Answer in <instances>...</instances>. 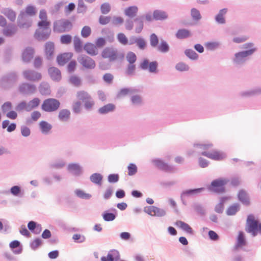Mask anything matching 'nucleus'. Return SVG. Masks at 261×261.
Returning <instances> with one entry per match:
<instances>
[{"label":"nucleus","instance_id":"obj_30","mask_svg":"<svg viewBox=\"0 0 261 261\" xmlns=\"http://www.w3.org/2000/svg\"><path fill=\"white\" fill-rule=\"evenodd\" d=\"M16 30L15 25H9L3 30V34L6 36H11L15 34Z\"/></svg>","mask_w":261,"mask_h":261},{"label":"nucleus","instance_id":"obj_4","mask_svg":"<svg viewBox=\"0 0 261 261\" xmlns=\"http://www.w3.org/2000/svg\"><path fill=\"white\" fill-rule=\"evenodd\" d=\"M72 27V23L67 19H60L54 22L53 30L54 32L63 33L69 31Z\"/></svg>","mask_w":261,"mask_h":261},{"label":"nucleus","instance_id":"obj_7","mask_svg":"<svg viewBox=\"0 0 261 261\" xmlns=\"http://www.w3.org/2000/svg\"><path fill=\"white\" fill-rule=\"evenodd\" d=\"M77 60L83 67L87 69H93L96 66L94 60L85 55H82L79 57Z\"/></svg>","mask_w":261,"mask_h":261},{"label":"nucleus","instance_id":"obj_43","mask_svg":"<svg viewBox=\"0 0 261 261\" xmlns=\"http://www.w3.org/2000/svg\"><path fill=\"white\" fill-rule=\"evenodd\" d=\"M245 240L243 232L242 231H240L239 232V235L237 238V245L238 247H242L245 245Z\"/></svg>","mask_w":261,"mask_h":261},{"label":"nucleus","instance_id":"obj_11","mask_svg":"<svg viewBox=\"0 0 261 261\" xmlns=\"http://www.w3.org/2000/svg\"><path fill=\"white\" fill-rule=\"evenodd\" d=\"M158 63L156 61L149 63L147 60H144L140 64V67L144 70L148 69L149 72H157Z\"/></svg>","mask_w":261,"mask_h":261},{"label":"nucleus","instance_id":"obj_54","mask_svg":"<svg viewBox=\"0 0 261 261\" xmlns=\"http://www.w3.org/2000/svg\"><path fill=\"white\" fill-rule=\"evenodd\" d=\"M49 35L48 34H42L39 30H37L35 33V37L38 40L46 39Z\"/></svg>","mask_w":261,"mask_h":261},{"label":"nucleus","instance_id":"obj_56","mask_svg":"<svg viewBox=\"0 0 261 261\" xmlns=\"http://www.w3.org/2000/svg\"><path fill=\"white\" fill-rule=\"evenodd\" d=\"M202 190V188H199V189H195L193 190H188L184 191L182 193L181 195L185 196V195H193L195 194H196L199 192H200Z\"/></svg>","mask_w":261,"mask_h":261},{"label":"nucleus","instance_id":"obj_44","mask_svg":"<svg viewBox=\"0 0 261 261\" xmlns=\"http://www.w3.org/2000/svg\"><path fill=\"white\" fill-rule=\"evenodd\" d=\"M81 36L83 38L88 37L91 34V29L89 26H84L81 30Z\"/></svg>","mask_w":261,"mask_h":261},{"label":"nucleus","instance_id":"obj_16","mask_svg":"<svg viewBox=\"0 0 261 261\" xmlns=\"http://www.w3.org/2000/svg\"><path fill=\"white\" fill-rule=\"evenodd\" d=\"M73 57L72 53H64L58 56L57 61L60 65H64L67 63Z\"/></svg>","mask_w":261,"mask_h":261},{"label":"nucleus","instance_id":"obj_57","mask_svg":"<svg viewBox=\"0 0 261 261\" xmlns=\"http://www.w3.org/2000/svg\"><path fill=\"white\" fill-rule=\"evenodd\" d=\"M128 174L132 176L135 174L137 171V166L134 164H130L128 166Z\"/></svg>","mask_w":261,"mask_h":261},{"label":"nucleus","instance_id":"obj_28","mask_svg":"<svg viewBox=\"0 0 261 261\" xmlns=\"http://www.w3.org/2000/svg\"><path fill=\"white\" fill-rule=\"evenodd\" d=\"M70 116V112L67 109L61 110L58 114L59 119L62 121H67Z\"/></svg>","mask_w":261,"mask_h":261},{"label":"nucleus","instance_id":"obj_32","mask_svg":"<svg viewBox=\"0 0 261 261\" xmlns=\"http://www.w3.org/2000/svg\"><path fill=\"white\" fill-rule=\"evenodd\" d=\"M190 31L186 29H179L176 33V37L178 39H184L190 36Z\"/></svg>","mask_w":261,"mask_h":261},{"label":"nucleus","instance_id":"obj_33","mask_svg":"<svg viewBox=\"0 0 261 261\" xmlns=\"http://www.w3.org/2000/svg\"><path fill=\"white\" fill-rule=\"evenodd\" d=\"M39 126L41 132L44 134H47L51 129V125L46 121H41L40 122Z\"/></svg>","mask_w":261,"mask_h":261},{"label":"nucleus","instance_id":"obj_1","mask_svg":"<svg viewBox=\"0 0 261 261\" xmlns=\"http://www.w3.org/2000/svg\"><path fill=\"white\" fill-rule=\"evenodd\" d=\"M101 57L110 62L122 61L124 58V54L119 52L113 46H108L103 49L101 52Z\"/></svg>","mask_w":261,"mask_h":261},{"label":"nucleus","instance_id":"obj_64","mask_svg":"<svg viewBox=\"0 0 261 261\" xmlns=\"http://www.w3.org/2000/svg\"><path fill=\"white\" fill-rule=\"evenodd\" d=\"M156 207L154 206H146L144 208V212L148 215L153 216Z\"/></svg>","mask_w":261,"mask_h":261},{"label":"nucleus","instance_id":"obj_15","mask_svg":"<svg viewBox=\"0 0 261 261\" xmlns=\"http://www.w3.org/2000/svg\"><path fill=\"white\" fill-rule=\"evenodd\" d=\"M85 51L89 55L95 56L98 53V49L96 46L90 42L86 43L83 47Z\"/></svg>","mask_w":261,"mask_h":261},{"label":"nucleus","instance_id":"obj_42","mask_svg":"<svg viewBox=\"0 0 261 261\" xmlns=\"http://www.w3.org/2000/svg\"><path fill=\"white\" fill-rule=\"evenodd\" d=\"M130 100L133 105H139L142 102L141 96L138 94H135L131 96Z\"/></svg>","mask_w":261,"mask_h":261},{"label":"nucleus","instance_id":"obj_52","mask_svg":"<svg viewBox=\"0 0 261 261\" xmlns=\"http://www.w3.org/2000/svg\"><path fill=\"white\" fill-rule=\"evenodd\" d=\"M103 219L106 221H113L115 219V215L113 213L105 212L102 215Z\"/></svg>","mask_w":261,"mask_h":261},{"label":"nucleus","instance_id":"obj_13","mask_svg":"<svg viewBox=\"0 0 261 261\" xmlns=\"http://www.w3.org/2000/svg\"><path fill=\"white\" fill-rule=\"evenodd\" d=\"M154 165L159 169L165 172H170L173 170L172 167L167 163L160 159H155L153 161Z\"/></svg>","mask_w":261,"mask_h":261},{"label":"nucleus","instance_id":"obj_26","mask_svg":"<svg viewBox=\"0 0 261 261\" xmlns=\"http://www.w3.org/2000/svg\"><path fill=\"white\" fill-rule=\"evenodd\" d=\"M138 11V9L137 7L130 6L125 9L124 14L129 17H134L136 15Z\"/></svg>","mask_w":261,"mask_h":261},{"label":"nucleus","instance_id":"obj_45","mask_svg":"<svg viewBox=\"0 0 261 261\" xmlns=\"http://www.w3.org/2000/svg\"><path fill=\"white\" fill-rule=\"evenodd\" d=\"M239 210V205L235 204L230 206L227 211V214L228 215H234Z\"/></svg>","mask_w":261,"mask_h":261},{"label":"nucleus","instance_id":"obj_17","mask_svg":"<svg viewBox=\"0 0 261 261\" xmlns=\"http://www.w3.org/2000/svg\"><path fill=\"white\" fill-rule=\"evenodd\" d=\"M120 256L118 251L111 250L109 252L107 256H102L101 261H117L119 259Z\"/></svg>","mask_w":261,"mask_h":261},{"label":"nucleus","instance_id":"obj_3","mask_svg":"<svg viewBox=\"0 0 261 261\" xmlns=\"http://www.w3.org/2000/svg\"><path fill=\"white\" fill-rule=\"evenodd\" d=\"M245 230L254 237L257 235L258 231L261 232V223L258 224L253 215H249L247 217Z\"/></svg>","mask_w":261,"mask_h":261},{"label":"nucleus","instance_id":"obj_61","mask_svg":"<svg viewBox=\"0 0 261 261\" xmlns=\"http://www.w3.org/2000/svg\"><path fill=\"white\" fill-rule=\"evenodd\" d=\"M111 19V17L110 16H100L99 18V22L101 24L105 25L109 23Z\"/></svg>","mask_w":261,"mask_h":261},{"label":"nucleus","instance_id":"obj_41","mask_svg":"<svg viewBox=\"0 0 261 261\" xmlns=\"http://www.w3.org/2000/svg\"><path fill=\"white\" fill-rule=\"evenodd\" d=\"M126 58L129 64H134L137 60L136 55L132 51H129L127 53Z\"/></svg>","mask_w":261,"mask_h":261},{"label":"nucleus","instance_id":"obj_62","mask_svg":"<svg viewBox=\"0 0 261 261\" xmlns=\"http://www.w3.org/2000/svg\"><path fill=\"white\" fill-rule=\"evenodd\" d=\"M150 44L151 46L155 47L158 45L159 43V40L157 36L155 34H151L150 36Z\"/></svg>","mask_w":261,"mask_h":261},{"label":"nucleus","instance_id":"obj_63","mask_svg":"<svg viewBox=\"0 0 261 261\" xmlns=\"http://www.w3.org/2000/svg\"><path fill=\"white\" fill-rule=\"evenodd\" d=\"M72 108L74 113H80L81 109V103L79 101H75L73 103Z\"/></svg>","mask_w":261,"mask_h":261},{"label":"nucleus","instance_id":"obj_27","mask_svg":"<svg viewBox=\"0 0 261 261\" xmlns=\"http://www.w3.org/2000/svg\"><path fill=\"white\" fill-rule=\"evenodd\" d=\"M115 109V106L112 103L107 104L99 109L98 112L101 114H107L113 111Z\"/></svg>","mask_w":261,"mask_h":261},{"label":"nucleus","instance_id":"obj_38","mask_svg":"<svg viewBox=\"0 0 261 261\" xmlns=\"http://www.w3.org/2000/svg\"><path fill=\"white\" fill-rule=\"evenodd\" d=\"M91 181L96 184L101 185L102 176L99 173H94L90 176Z\"/></svg>","mask_w":261,"mask_h":261},{"label":"nucleus","instance_id":"obj_58","mask_svg":"<svg viewBox=\"0 0 261 261\" xmlns=\"http://www.w3.org/2000/svg\"><path fill=\"white\" fill-rule=\"evenodd\" d=\"M176 69L180 71H187L189 70V66L185 63L180 62L176 65Z\"/></svg>","mask_w":261,"mask_h":261},{"label":"nucleus","instance_id":"obj_29","mask_svg":"<svg viewBox=\"0 0 261 261\" xmlns=\"http://www.w3.org/2000/svg\"><path fill=\"white\" fill-rule=\"evenodd\" d=\"M73 46L76 52L80 53L82 50V41L79 37L75 36L73 38Z\"/></svg>","mask_w":261,"mask_h":261},{"label":"nucleus","instance_id":"obj_53","mask_svg":"<svg viewBox=\"0 0 261 261\" xmlns=\"http://www.w3.org/2000/svg\"><path fill=\"white\" fill-rule=\"evenodd\" d=\"M106 44V39L102 37H99L95 40V45L96 47L101 48L104 46Z\"/></svg>","mask_w":261,"mask_h":261},{"label":"nucleus","instance_id":"obj_2","mask_svg":"<svg viewBox=\"0 0 261 261\" xmlns=\"http://www.w3.org/2000/svg\"><path fill=\"white\" fill-rule=\"evenodd\" d=\"M212 144H204L201 146L203 150L202 154L207 158L215 161H221L225 158V154L221 151L216 149H211Z\"/></svg>","mask_w":261,"mask_h":261},{"label":"nucleus","instance_id":"obj_21","mask_svg":"<svg viewBox=\"0 0 261 261\" xmlns=\"http://www.w3.org/2000/svg\"><path fill=\"white\" fill-rule=\"evenodd\" d=\"M136 43L138 46L142 49H144L146 46V42L145 40L141 38H136L133 37L130 38V41L129 43V44H133Z\"/></svg>","mask_w":261,"mask_h":261},{"label":"nucleus","instance_id":"obj_49","mask_svg":"<svg viewBox=\"0 0 261 261\" xmlns=\"http://www.w3.org/2000/svg\"><path fill=\"white\" fill-rule=\"evenodd\" d=\"M158 49L161 52L166 53L169 50V46L165 41H162L158 46Z\"/></svg>","mask_w":261,"mask_h":261},{"label":"nucleus","instance_id":"obj_35","mask_svg":"<svg viewBox=\"0 0 261 261\" xmlns=\"http://www.w3.org/2000/svg\"><path fill=\"white\" fill-rule=\"evenodd\" d=\"M40 102V100L38 98H34L30 101L28 103L27 110L30 111L33 109L37 107Z\"/></svg>","mask_w":261,"mask_h":261},{"label":"nucleus","instance_id":"obj_23","mask_svg":"<svg viewBox=\"0 0 261 261\" xmlns=\"http://www.w3.org/2000/svg\"><path fill=\"white\" fill-rule=\"evenodd\" d=\"M3 14L6 16L8 19L13 22L16 18V13L11 9L7 8L3 10Z\"/></svg>","mask_w":261,"mask_h":261},{"label":"nucleus","instance_id":"obj_60","mask_svg":"<svg viewBox=\"0 0 261 261\" xmlns=\"http://www.w3.org/2000/svg\"><path fill=\"white\" fill-rule=\"evenodd\" d=\"M84 102L85 108L88 110L91 109L94 105V101L92 99L91 97Z\"/></svg>","mask_w":261,"mask_h":261},{"label":"nucleus","instance_id":"obj_8","mask_svg":"<svg viewBox=\"0 0 261 261\" xmlns=\"http://www.w3.org/2000/svg\"><path fill=\"white\" fill-rule=\"evenodd\" d=\"M39 18L40 20L37 25L40 28L47 29L50 25V22L48 20L47 12L45 9H41L39 11Z\"/></svg>","mask_w":261,"mask_h":261},{"label":"nucleus","instance_id":"obj_5","mask_svg":"<svg viewBox=\"0 0 261 261\" xmlns=\"http://www.w3.org/2000/svg\"><path fill=\"white\" fill-rule=\"evenodd\" d=\"M253 44L251 43H246L244 45V48H250L248 50L244 51L237 53L235 55V58L234 59V62L236 63H240L245 60V59L248 56L252 54L256 50L255 48L253 47Z\"/></svg>","mask_w":261,"mask_h":261},{"label":"nucleus","instance_id":"obj_34","mask_svg":"<svg viewBox=\"0 0 261 261\" xmlns=\"http://www.w3.org/2000/svg\"><path fill=\"white\" fill-rule=\"evenodd\" d=\"M227 13V9H223L221 10L218 14L216 16V20L219 23H224L225 22L224 16Z\"/></svg>","mask_w":261,"mask_h":261},{"label":"nucleus","instance_id":"obj_47","mask_svg":"<svg viewBox=\"0 0 261 261\" xmlns=\"http://www.w3.org/2000/svg\"><path fill=\"white\" fill-rule=\"evenodd\" d=\"M72 37L71 35L67 34L61 36L60 41L62 44H68L71 43Z\"/></svg>","mask_w":261,"mask_h":261},{"label":"nucleus","instance_id":"obj_51","mask_svg":"<svg viewBox=\"0 0 261 261\" xmlns=\"http://www.w3.org/2000/svg\"><path fill=\"white\" fill-rule=\"evenodd\" d=\"M70 82L75 86L79 87L81 85L80 79L75 75L71 76L69 79Z\"/></svg>","mask_w":261,"mask_h":261},{"label":"nucleus","instance_id":"obj_31","mask_svg":"<svg viewBox=\"0 0 261 261\" xmlns=\"http://www.w3.org/2000/svg\"><path fill=\"white\" fill-rule=\"evenodd\" d=\"M168 15L166 12L160 11L155 10L153 13V18L155 20H164L167 18Z\"/></svg>","mask_w":261,"mask_h":261},{"label":"nucleus","instance_id":"obj_12","mask_svg":"<svg viewBox=\"0 0 261 261\" xmlns=\"http://www.w3.org/2000/svg\"><path fill=\"white\" fill-rule=\"evenodd\" d=\"M37 9L36 7L32 5H29L25 7L24 9L20 13L22 16L33 17L36 15Z\"/></svg>","mask_w":261,"mask_h":261},{"label":"nucleus","instance_id":"obj_36","mask_svg":"<svg viewBox=\"0 0 261 261\" xmlns=\"http://www.w3.org/2000/svg\"><path fill=\"white\" fill-rule=\"evenodd\" d=\"M39 91L42 95H47L50 93L49 87L47 84L42 83L39 86Z\"/></svg>","mask_w":261,"mask_h":261},{"label":"nucleus","instance_id":"obj_40","mask_svg":"<svg viewBox=\"0 0 261 261\" xmlns=\"http://www.w3.org/2000/svg\"><path fill=\"white\" fill-rule=\"evenodd\" d=\"M68 169L69 171L73 172L76 175H79L81 173V168L79 165L76 164L69 165Z\"/></svg>","mask_w":261,"mask_h":261},{"label":"nucleus","instance_id":"obj_48","mask_svg":"<svg viewBox=\"0 0 261 261\" xmlns=\"http://www.w3.org/2000/svg\"><path fill=\"white\" fill-rule=\"evenodd\" d=\"M186 55L192 60H196L198 58V55L192 49H187L185 52Z\"/></svg>","mask_w":261,"mask_h":261},{"label":"nucleus","instance_id":"obj_39","mask_svg":"<svg viewBox=\"0 0 261 261\" xmlns=\"http://www.w3.org/2000/svg\"><path fill=\"white\" fill-rule=\"evenodd\" d=\"M136 23L135 31L137 33H140L143 28V22L140 18H137L134 20Z\"/></svg>","mask_w":261,"mask_h":261},{"label":"nucleus","instance_id":"obj_10","mask_svg":"<svg viewBox=\"0 0 261 261\" xmlns=\"http://www.w3.org/2000/svg\"><path fill=\"white\" fill-rule=\"evenodd\" d=\"M226 181L223 179H217L214 180L211 185V190L217 193H221L224 191V186Z\"/></svg>","mask_w":261,"mask_h":261},{"label":"nucleus","instance_id":"obj_9","mask_svg":"<svg viewBox=\"0 0 261 261\" xmlns=\"http://www.w3.org/2000/svg\"><path fill=\"white\" fill-rule=\"evenodd\" d=\"M22 75L26 80L31 82H38L42 78L40 73L33 70H25L22 72Z\"/></svg>","mask_w":261,"mask_h":261},{"label":"nucleus","instance_id":"obj_18","mask_svg":"<svg viewBox=\"0 0 261 261\" xmlns=\"http://www.w3.org/2000/svg\"><path fill=\"white\" fill-rule=\"evenodd\" d=\"M19 90L23 93H32L36 90V86L33 84L23 83L20 86Z\"/></svg>","mask_w":261,"mask_h":261},{"label":"nucleus","instance_id":"obj_14","mask_svg":"<svg viewBox=\"0 0 261 261\" xmlns=\"http://www.w3.org/2000/svg\"><path fill=\"white\" fill-rule=\"evenodd\" d=\"M35 54L34 49L32 47H27L22 53V60L26 63L30 62Z\"/></svg>","mask_w":261,"mask_h":261},{"label":"nucleus","instance_id":"obj_6","mask_svg":"<svg viewBox=\"0 0 261 261\" xmlns=\"http://www.w3.org/2000/svg\"><path fill=\"white\" fill-rule=\"evenodd\" d=\"M60 106V101L55 98H48L44 100L41 106L42 110L52 112L57 111Z\"/></svg>","mask_w":261,"mask_h":261},{"label":"nucleus","instance_id":"obj_59","mask_svg":"<svg viewBox=\"0 0 261 261\" xmlns=\"http://www.w3.org/2000/svg\"><path fill=\"white\" fill-rule=\"evenodd\" d=\"M136 66L134 64H129L126 69V73L127 75H133L135 71Z\"/></svg>","mask_w":261,"mask_h":261},{"label":"nucleus","instance_id":"obj_46","mask_svg":"<svg viewBox=\"0 0 261 261\" xmlns=\"http://www.w3.org/2000/svg\"><path fill=\"white\" fill-rule=\"evenodd\" d=\"M117 39L118 41L122 45H126L128 44V39L126 36L122 33L118 34Z\"/></svg>","mask_w":261,"mask_h":261},{"label":"nucleus","instance_id":"obj_19","mask_svg":"<svg viewBox=\"0 0 261 261\" xmlns=\"http://www.w3.org/2000/svg\"><path fill=\"white\" fill-rule=\"evenodd\" d=\"M48 72L51 77L56 81L60 80L61 74L60 71L56 67H50L48 69Z\"/></svg>","mask_w":261,"mask_h":261},{"label":"nucleus","instance_id":"obj_55","mask_svg":"<svg viewBox=\"0 0 261 261\" xmlns=\"http://www.w3.org/2000/svg\"><path fill=\"white\" fill-rule=\"evenodd\" d=\"M100 10L102 14H108L111 10V7L109 4L104 3L101 5Z\"/></svg>","mask_w":261,"mask_h":261},{"label":"nucleus","instance_id":"obj_25","mask_svg":"<svg viewBox=\"0 0 261 261\" xmlns=\"http://www.w3.org/2000/svg\"><path fill=\"white\" fill-rule=\"evenodd\" d=\"M45 55L48 59H49L53 55L54 52V44L53 42H47L45 44Z\"/></svg>","mask_w":261,"mask_h":261},{"label":"nucleus","instance_id":"obj_20","mask_svg":"<svg viewBox=\"0 0 261 261\" xmlns=\"http://www.w3.org/2000/svg\"><path fill=\"white\" fill-rule=\"evenodd\" d=\"M175 225L185 231L189 234H193V230L192 228L187 223L182 221H177L175 222Z\"/></svg>","mask_w":261,"mask_h":261},{"label":"nucleus","instance_id":"obj_50","mask_svg":"<svg viewBox=\"0 0 261 261\" xmlns=\"http://www.w3.org/2000/svg\"><path fill=\"white\" fill-rule=\"evenodd\" d=\"M124 22V19L120 16H114L112 18V23L114 25H119L122 24Z\"/></svg>","mask_w":261,"mask_h":261},{"label":"nucleus","instance_id":"obj_22","mask_svg":"<svg viewBox=\"0 0 261 261\" xmlns=\"http://www.w3.org/2000/svg\"><path fill=\"white\" fill-rule=\"evenodd\" d=\"M238 198L244 204L248 205L250 203L249 199L246 192L244 190H240L238 193Z\"/></svg>","mask_w":261,"mask_h":261},{"label":"nucleus","instance_id":"obj_37","mask_svg":"<svg viewBox=\"0 0 261 261\" xmlns=\"http://www.w3.org/2000/svg\"><path fill=\"white\" fill-rule=\"evenodd\" d=\"M77 98L83 101H85L87 99H89L91 96L89 93L85 91H80L77 92L76 94Z\"/></svg>","mask_w":261,"mask_h":261},{"label":"nucleus","instance_id":"obj_24","mask_svg":"<svg viewBox=\"0 0 261 261\" xmlns=\"http://www.w3.org/2000/svg\"><path fill=\"white\" fill-rule=\"evenodd\" d=\"M137 92L136 89H129V88H123L121 89L117 94V97L118 98H121L122 97L127 96L129 94H135Z\"/></svg>","mask_w":261,"mask_h":261}]
</instances>
